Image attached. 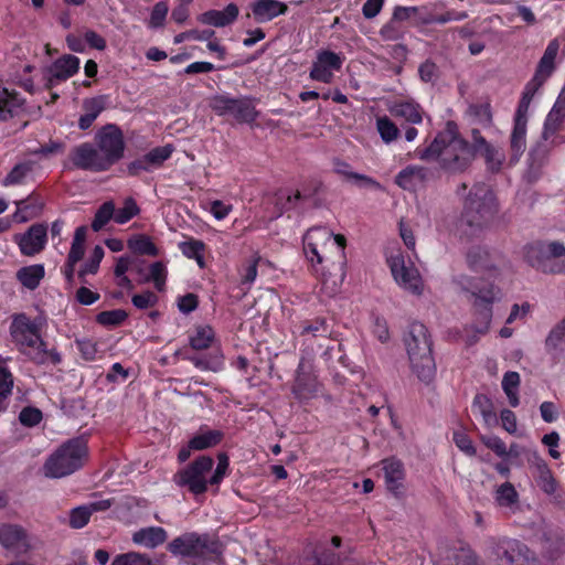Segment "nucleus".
<instances>
[{
    "label": "nucleus",
    "mask_w": 565,
    "mask_h": 565,
    "mask_svg": "<svg viewBox=\"0 0 565 565\" xmlns=\"http://www.w3.org/2000/svg\"><path fill=\"white\" fill-rule=\"evenodd\" d=\"M414 154L422 161L436 162L449 177L468 172L478 154L491 172L500 171L504 161V154L487 141L479 129L471 130L470 142L461 136L454 120H448L427 146H418Z\"/></svg>",
    "instance_id": "f257e3e1"
},
{
    "label": "nucleus",
    "mask_w": 565,
    "mask_h": 565,
    "mask_svg": "<svg viewBox=\"0 0 565 565\" xmlns=\"http://www.w3.org/2000/svg\"><path fill=\"white\" fill-rule=\"evenodd\" d=\"M559 51L558 39L548 42L540 58L533 77L526 83L519 100L510 135V162L516 163L526 149L527 114L535 94L556 70L555 60Z\"/></svg>",
    "instance_id": "f03ea898"
},
{
    "label": "nucleus",
    "mask_w": 565,
    "mask_h": 565,
    "mask_svg": "<svg viewBox=\"0 0 565 565\" xmlns=\"http://www.w3.org/2000/svg\"><path fill=\"white\" fill-rule=\"evenodd\" d=\"M173 555L190 561L191 565L222 564L225 546L209 533L185 532L167 546Z\"/></svg>",
    "instance_id": "7ed1b4c3"
},
{
    "label": "nucleus",
    "mask_w": 565,
    "mask_h": 565,
    "mask_svg": "<svg viewBox=\"0 0 565 565\" xmlns=\"http://www.w3.org/2000/svg\"><path fill=\"white\" fill-rule=\"evenodd\" d=\"M413 372L419 381L429 384L436 375V363L433 356V341L425 324L414 321L404 338Z\"/></svg>",
    "instance_id": "20e7f679"
},
{
    "label": "nucleus",
    "mask_w": 565,
    "mask_h": 565,
    "mask_svg": "<svg viewBox=\"0 0 565 565\" xmlns=\"http://www.w3.org/2000/svg\"><path fill=\"white\" fill-rule=\"evenodd\" d=\"M454 282L472 297L475 331L481 334L487 333L492 320V306L497 297L494 284L465 274L455 276Z\"/></svg>",
    "instance_id": "39448f33"
},
{
    "label": "nucleus",
    "mask_w": 565,
    "mask_h": 565,
    "mask_svg": "<svg viewBox=\"0 0 565 565\" xmlns=\"http://www.w3.org/2000/svg\"><path fill=\"white\" fill-rule=\"evenodd\" d=\"M498 213V202L491 188L483 183H475L463 202L462 221L475 228L488 226Z\"/></svg>",
    "instance_id": "423d86ee"
},
{
    "label": "nucleus",
    "mask_w": 565,
    "mask_h": 565,
    "mask_svg": "<svg viewBox=\"0 0 565 565\" xmlns=\"http://www.w3.org/2000/svg\"><path fill=\"white\" fill-rule=\"evenodd\" d=\"M565 245L561 242L534 241L523 246L524 262L537 271L550 275L565 273Z\"/></svg>",
    "instance_id": "0eeeda50"
},
{
    "label": "nucleus",
    "mask_w": 565,
    "mask_h": 565,
    "mask_svg": "<svg viewBox=\"0 0 565 565\" xmlns=\"http://www.w3.org/2000/svg\"><path fill=\"white\" fill-rule=\"evenodd\" d=\"M487 548L489 557L497 565H541L535 553L516 539L490 537Z\"/></svg>",
    "instance_id": "6e6552de"
},
{
    "label": "nucleus",
    "mask_w": 565,
    "mask_h": 565,
    "mask_svg": "<svg viewBox=\"0 0 565 565\" xmlns=\"http://www.w3.org/2000/svg\"><path fill=\"white\" fill-rule=\"evenodd\" d=\"M211 109L218 116H232L239 124H252L258 117L253 99L235 98L230 95H215L210 98Z\"/></svg>",
    "instance_id": "1a4fd4ad"
},
{
    "label": "nucleus",
    "mask_w": 565,
    "mask_h": 565,
    "mask_svg": "<svg viewBox=\"0 0 565 565\" xmlns=\"http://www.w3.org/2000/svg\"><path fill=\"white\" fill-rule=\"evenodd\" d=\"M9 331L12 342L23 354L30 349L44 348L40 326L24 312L11 317Z\"/></svg>",
    "instance_id": "9d476101"
},
{
    "label": "nucleus",
    "mask_w": 565,
    "mask_h": 565,
    "mask_svg": "<svg viewBox=\"0 0 565 565\" xmlns=\"http://www.w3.org/2000/svg\"><path fill=\"white\" fill-rule=\"evenodd\" d=\"M94 140L108 170L124 158L126 143L122 130L117 125L103 126Z\"/></svg>",
    "instance_id": "9b49d317"
},
{
    "label": "nucleus",
    "mask_w": 565,
    "mask_h": 565,
    "mask_svg": "<svg viewBox=\"0 0 565 565\" xmlns=\"http://www.w3.org/2000/svg\"><path fill=\"white\" fill-rule=\"evenodd\" d=\"M332 232L324 226L309 228L303 235V252L311 264H328L333 254Z\"/></svg>",
    "instance_id": "f8f14e48"
},
{
    "label": "nucleus",
    "mask_w": 565,
    "mask_h": 565,
    "mask_svg": "<svg viewBox=\"0 0 565 565\" xmlns=\"http://www.w3.org/2000/svg\"><path fill=\"white\" fill-rule=\"evenodd\" d=\"M214 461H191L173 475V482L188 489L194 495L203 494L207 490V476L212 472Z\"/></svg>",
    "instance_id": "ddd939ff"
},
{
    "label": "nucleus",
    "mask_w": 565,
    "mask_h": 565,
    "mask_svg": "<svg viewBox=\"0 0 565 565\" xmlns=\"http://www.w3.org/2000/svg\"><path fill=\"white\" fill-rule=\"evenodd\" d=\"M387 264L398 286L416 296L423 294L424 284L418 269L413 263H406L402 253L392 254Z\"/></svg>",
    "instance_id": "4468645a"
},
{
    "label": "nucleus",
    "mask_w": 565,
    "mask_h": 565,
    "mask_svg": "<svg viewBox=\"0 0 565 565\" xmlns=\"http://www.w3.org/2000/svg\"><path fill=\"white\" fill-rule=\"evenodd\" d=\"M345 61L342 53H337L328 49L317 52L316 60L309 72L312 81L330 84L333 81L334 72H339Z\"/></svg>",
    "instance_id": "2eb2a0df"
},
{
    "label": "nucleus",
    "mask_w": 565,
    "mask_h": 565,
    "mask_svg": "<svg viewBox=\"0 0 565 565\" xmlns=\"http://www.w3.org/2000/svg\"><path fill=\"white\" fill-rule=\"evenodd\" d=\"M319 388L318 376L313 373L311 365L301 358L291 385L294 397L299 402L310 401L317 397Z\"/></svg>",
    "instance_id": "dca6fc26"
},
{
    "label": "nucleus",
    "mask_w": 565,
    "mask_h": 565,
    "mask_svg": "<svg viewBox=\"0 0 565 565\" xmlns=\"http://www.w3.org/2000/svg\"><path fill=\"white\" fill-rule=\"evenodd\" d=\"M0 544L15 556L25 555L35 547L34 537L17 524H2L0 526Z\"/></svg>",
    "instance_id": "f3484780"
},
{
    "label": "nucleus",
    "mask_w": 565,
    "mask_h": 565,
    "mask_svg": "<svg viewBox=\"0 0 565 565\" xmlns=\"http://www.w3.org/2000/svg\"><path fill=\"white\" fill-rule=\"evenodd\" d=\"M70 160L79 170L90 172L108 171L100 151L90 142H83L74 147L70 153Z\"/></svg>",
    "instance_id": "a211bd4d"
},
{
    "label": "nucleus",
    "mask_w": 565,
    "mask_h": 565,
    "mask_svg": "<svg viewBox=\"0 0 565 565\" xmlns=\"http://www.w3.org/2000/svg\"><path fill=\"white\" fill-rule=\"evenodd\" d=\"M225 437L221 429H210L207 426H202L196 434H194L188 441V446L180 449L178 459H188L190 450H205L220 445Z\"/></svg>",
    "instance_id": "6ab92c4d"
},
{
    "label": "nucleus",
    "mask_w": 565,
    "mask_h": 565,
    "mask_svg": "<svg viewBox=\"0 0 565 565\" xmlns=\"http://www.w3.org/2000/svg\"><path fill=\"white\" fill-rule=\"evenodd\" d=\"M79 58L72 54H64L56 58L49 67V77L45 84L47 89H52L61 82H65L79 71Z\"/></svg>",
    "instance_id": "aec40b11"
},
{
    "label": "nucleus",
    "mask_w": 565,
    "mask_h": 565,
    "mask_svg": "<svg viewBox=\"0 0 565 565\" xmlns=\"http://www.w3.org/2000/svg\"><path fill=\"white\" fill-rule=\"evenodd\" d=\"M18 245L25 256H34L42 252L47 242V227L45 224H33L19 236Z\"/></svg>",
    "instance_id": "412c9836"
},
{
    "label": "nucleus",
    "mask_w": 565,
    "mask_h": 565,
    "mask_svg": "<svg viewBox=\"0 0 565 565\" xmlns=\"http://www.w3.org/2000/svg\"><path fill=\"white\" fill-rule=\"evenodd\" d=\"M333 171L334 173L343 177L348 182H351L359 189L384 191V186L377 180L366 174L353 172L351 164L339 158H335L333 160Z\"/></svg>",
    "instance_id": "4be33fe9"
},
{
    "label": "nucleus",
    "mask_w": 565,
    "mask_h": 565,
    "mask_svg": "<svg viewBox=\"0 0 565 565\" xmlns=\"http://www.w3.org/2000/svg\"><path fill=\"white\" fill-rule=\"evenodd\" d=\"M257 23H266L288 12V6L278 0H256L249 6Z\"/></svg>",
    "instance_id": "5701e85b"
},
{
    "label": "nucleus",
    "mask_w": 565,
    "mask_h": 565,
    "mask_svg": "<svg viewBox=\"0 0 565 565\" xmlns=\"http://www.w3.org/2000/svg\"><path fill=\"white\" fill-rule=\"evenodd\" d=\"M544 348L554 363L565 361V318L551 329L545 339Z\"/></svg>",
    "instance_id": "b1692460"
},
{
    "label": "nucleus",
    "mask_w": 565,
    "mask_h": 565,
    "mask_svg": "<svg viewBox=\"0 0 565 565\" xmlns=\"http://www.w3.org/2000/svg\"><path fill=\"white\" fill-rule=\"evenodd\" d=\"M430 173L427 167L411 164L396 174L395 183L403 190L415 191L419 184L428 180Z\"/></svg>",
    "instance_id": "393cba45"
},
{
    "label": "nucleus",
    "mask_w": 565,
    "mask_h": 565,
    "mask_svg": "<svg viewBox=\"0 0 565 565\" xmlns=\"http://www.w3.org/2000/svg\"><path fill=\"white\" fill-rule=\"evenodd\" d=\"M17 211L12 218L15 223H25L39 216L44 207V201L39 193L33 191L28 198L15 201Z\"/></svg>",
    "instance_id": "a878e982"
},
{
    "label": "nucleus",
    "mask_w": 565,
    "mask_h": 565,
    "mask_svg": "<svg viewBox=\"0 0 565 565\" xmlns=\"http://www.w3.org/2000/svg\"><path fill=\"white\" fill-rule=\"evenodd\" d=\"M239 10L235 3L227 4L223 10H207L198 17V21L205 25L224 28L231 25L238 17Z\"/></svg>",
    "instance_id": "bb28decb"
},
{
    "label": "nucleus",
    "mask_w": 565,
    "mask_h": 565,
    "mask_svg": "<svg viewBox=\"0 0 565 565\" xmlns=\"http://www.w3.org/2000/svg\"><path fill=\"white\" fill-rule=\"evenodd\" d=\"M468 268L473 273L492 275L497 270L490 252L483 246H472L466 254Z\"/></svg>",
    "instance_id": "cd10ccee"
},
{
    "label": "nucleus",
    "mask_w": 565,
    "mask_h": 565,
    "mask_svg": "<svg viewBox=\"0 0 565 565\" xmlns=\"http://www.w3.org/2000/svg\"><path fill=\"white\" fill-rule=\"evenodd\" d=\"M88 455L87 441L76 437L61 445L49 459H85Z\"/></svg>",
    "instance_id": "c85d7f7f"
},
{
    "label": "nucleus",
    "mask_w": 565,
    "mask_h": 565,
    "mask_svg": "<svg viewBox=\"0 0 565 565\" xmlns=\"http://www.w3.org/2000/svg\"><path fill=\"white\" fill-rule=\"evenodd\" d=\"M387 490L396 498L404 494L405 471L402 461H388L383 468Z\"/></svg>",
    "instance_id": "c756f323"
},
{
    "label": "nucleus",
    "mask_w": 565,
    "mask_h": 565,
    "mask_svg": "<svg viewBox=\"0 0 565 565\" xmlns=\"http://www.w3.org/2000/svg\"><path fill=\"white\" fill-rule=\"evenodd\" d=\"M168 539L167 531L161 526H149L136 531L132 534V542L148 548H156Z\"/></svg>",
    "instance_id": "7c9ffc66"
},
{
    "label": "nucleus",
    "mask_w": 565,
    "mask_h": 565,
    "mask_svg": "<svg viewBox=\"0 0 565 565\" xmlns=\"http://www.w3.org/2000/svg\"><path fill=\"white\" fill-rule=\"evenodd\" d=\"M390 114L395 118H403L412 125L423 121V109L414 102H395L388 108Z\"/></svg>",
    "instance_id": "2f4dec72"
},
{
    "label": "nucleus",
    "mask_w": 565,
    "mask_h": 565,
    "mask_svg": "<svg viewBox=\"0 0 565 565\" xmlns=\"http://www.w3.org/2000/svg\"><path fill=\"white\" fill-rule=\"evenodd\" d=\"M303 565H352L351 561L347 557L341 558V555L335 553L329 547H321L315 551L311 556H307Z\"/></svg>",
    "instance_id": "473e14b6"
},
{
    "label": "nucleus",
    "mask_w": 565,
    "mask_h": 565,
    "mask_svg": "<svg viewBox=\"0 0 565 565\" xmlns=\"http://www.w3.org/2000/svg\"><path fill=\"white\" fill-rule=\"evenodd\" d=\"M44 276L45 268L42 264L24 266L17 271L18 281L29 290L36 289Z\"/></svg>",
    "instance_id": "72a5a7b5"
},
{
    "label": "nucleus",
    "mask_w": 565,
    "mask_h": 565,
    "mask_svg": "<svg viewBox=\"0 0 565 565\" xmlns=\"http://www.w3.org/2000/svg\"><path fill=\"white\" fill-rule=\"evenodd\" d=\"M23 102L18 92L8 88L0 89V121L11 119Z\"/></svg>",
    "instance_id": "f704fd0d"
},
{
    "label": "nucleus",
    "mask_w": 565,
    "mask_h": 565,
    "mask_svg": "<svg viewBox=\"0 0 565 565\" xmlns=\"http://www.w3.org/2000/svg\"><path fill=\"white\" fill-rule=\"evenodd\" d=\"M534 477L537 487L546 494H554L558 483L545 461H536L534 465Z\"/></svg>",
    "instance_id": "c9c22d12"
},
{
    "label": "nucleus",
    "mask_w": 565,
    "mask_h": 565,
    "mask_svg": "<svg viewBox=\"0 0 565 565\" xmlns=\"http://www.w3.org/2000/svg\"><path fill=\"white\" fill-rule=\"evenodd\" d=\"M471 411L473 414L481 415L487 426H492L498 423L492 401L486 394H476L471 404Z\"/></svg>",
    "instance_id": "e433bc0d"
},
{
    "label": "nucleus",
    "mask_w": 565,
    "mask_h": 565,
    "mask_svg": "<svg viewBox=\"0 0 565 565\" xmlns=\"http://www.w3.org/2000/svg\"><path fill=\"white\" fill-rule=\"evenodd\" d=\"M183 360L190 361L196 369L201 371L217 372L223 365V355L214 354H185Z\"/></svg>",
    "instance_id": "4c0bfd02"
},
{
    "label": "nucleus",
    "mask_w": 565,
    "mask_h": 565,
    "mask_svg": "<svg viewBox=\"0 0 565 565\" xmlns=\"http://www.w3.org/2000/svg\"><path fill=\"white\" fill-rule=\"evenodd\" d=\"M83 461H45L42 471L47 478H63L83 467Z\"/></svg>",
    "instance_id": "58836bf2"
},
{
    "label": "nucleus",
    "mask_w": 565,
    "mask_h": 565,
    "mask_svg": "<svg viewBox=\"0 0 565 565\" xmlns=\"http://www.w3.org/2000/svg\"><path fill=\"white\" fill-rule=\"evenodd\" d=\"M300 335L311 334L312 337L327 338L331 333V327L324 317H316L313 319H306L299 324Z\"/></svg>",
    "instance_id": "ea45409f"
},
{
    "label": "nucleus",
    "mask_w": 565,
    "mask_h": 565,
    "mask_svg": "<svg viewBox=\"0 0 565 565\" xmlns=\"http://www.w3.org/2000/svg\"><path fill=\"white\" fill-rule=\"evenodd\" d=\"M494 499L501 508H508L511 511L519 508V493L510 482H504L498 487Z\"/></svg>",
    "instance_id": "a19ab883"
},
{
    "label": "nucleus",
    "mask_w": 565,
    "mask_h": 565,
    "mask_svg": "<svg viewBox=\"0 0 565 565\" xmlns=\"http://www.w3.org/2000/svg\"><path fill=\"white\" fill-rule=\"evenodd\" d=\"M128 248L137 255L158 256L159 249L151 238L143 234H138L130 237L127 242Z\"/></svg>",
    "instance_id": "79ce46f5"
},
{
    "label": "nucleus",
    "mask_w": 565,
    "mask_h": 565,
    "mask_svg": "<svg viewBox=\"0 0 565 565\" xmlns=\"http://www.w3.org/2000/svg\"><path fill=\"white\" fill-rule=\"evenodd\" d=\"M215 339V332L211 326H198L194 333L190 337V347L193 350L209 349Z\"/></svg>",
    "instance_id": "37998d69"
},
{
    "label": "nucleus",
    "mask_w": 565,
    "mask_h": 565,
    "mask_svg": "<svg viewBox=\"0 0 565 565\" xmlns=\"http://www.w3.org/2000/svg\"><path fill=\"white\" fill-rule=\"evenodd\" d=\"M179 248L186 258L194 259L200 268H203L205 266V243L203 241L190 238L189 241L181 242L179 244Z\"/></svg>",
    "instance_id": "c03bdc74"
},
{
    "label": "nucleus",
    "mask_w": 565,
    "mask_h": 565,
    "mask_svg": "<svg viewBox=\"0 0 565 565\" xmlns=\"http://www.w3.org/2000/svg\"><path fill=\"white\" fill-rule=\"evenodd\" d=\"M520 382H521L520 374L514 371L505 372L503 375V379H502V383H501L502 390L505 393V395L509 399V404L512 407H518L520 404V399H519V395H518Z\"/></svg>",
    "instance_id": "a18cd8bd"
},
{
    "label": "nucleus",
    "mask_w": 565,
    "mask_h": 565,
    "mask_svg": "<svg viewBox=\"0 0 565 565\" xmlns=\"http://www.w3.org/2000/svg\"><path fill=\"white\" fill-rule=\"evenodd\" d=\"M33 170V162L31 161H23L20 163H17L6 175V178L2 181V184L4 186H12V185H20L23 184L25 181V178L32 172Z\"/></svg>",
    "instance_id": "49530a36"
},
{
    "label": "nucleus",
    "mask_w": 565,
    "mask_h": 565,
    "mask_svg": "<svg viewBox=\"0 0 565 565\" xmlns=\"http://www.w3.org/2000/svg\"><path fill=\"white\" fill-rule=\"evenodd\" d=\"M376 130L384 143H392L397 140L401 130L397 125L387 116L376 118Z\"/></svg>",
    "instance_id": "de8ad7c7"
},
{
    "label": "nucleus",
    "mask_w": 565,
    "mask_h": 565,
    "mask_svg": "<svg viewBox=\"0 0 565 565\" xmlns=\"http://www.w3.org/2000/svg\"><path fill=\"white\" fill-rule=\"evenodd\" d=\"M174 148L172 145H166L151 149L149 152L143 154V158L145 161L148 163L149 168L152 170L160 168L163 164V162L171 157Z\"/></svg>",
    "instance_id": "09e8293b"
},
{
    "label": "nucleus",
    "mask_w": 565,
    "mask_h": 565,
    "mask_svg": "<svg viewBox=\"0 0 565 565\" xmlns=\"http://www.w3.org/2000/svg\"><path fill=\"white\" fill-rule=\"evenodd\" d=\"M128 313L124 309L105 310L96 316V322L103 327L115 328L125 322Z\"/></svg>",
    "instance_id": "8fccbe9b"
},
{
    "label": "nucleus",
    "mask_w": 565,
    "mask_h": 565,
    "mask_svg": "<svg viewBox=\"0 0 565 565\" xmlns=\"http://www.w3.org/2000/svg\"><path fill=\"white\" fill-rule=\"evenodd\" d=\"M564 119L565 111H561L552 107L544 121V128L542 134L544 140H548L558 131Z\"/></svg>",
    "instance_id": "3c124183"
},
{
    "label": "nucleus",
    "mask_w": 565,
    "mask_h": 565,
    "mask_svg": "<svg viewBox=\"0 0 565 565\" xmlns=\"http://www.w3.org/2000/svg\"><path fill=\"white\" fill-rule=\"evenodd\" d=\"M111 218H114V202L106 201L98 207L95 213V216L92 221L93 231L99 232L108 224Z\"/></svg>",
    "instance_id": "603ef678"
},
{
    "label": "nucleus",
    "mask_w": 565,
    "mask_h": 565,
    "mask_svg": "<svg viewBox=\"0 0 565 565\" xmlns=\"http://www.w3.org/2000/svg\"><path fill=\"white\" fill-rule=\"evenodd\" d=\"M140 213V209L132 198H127L124 202V206L115 210L114 209V221L117 224H126L131 218Z\"/></svg>",
    "instance_id": "864d4df0"
},
{
    "label": "nucleus",
    "mask_w": 565,
    "mask_h": 565,
    "mask_svg": "<svg viewBox=\"0 0 565 565\" xmlns=\"http://www.w3.org/2000/svg\"><path fill=\"white\" fill-rule=\"evenodd\" d=\"M110 565H156V564L146 554H141L138 552H128V553L116 555Z\"/></svg>",
    "instance_id": "5fc2aeb1"
},
{
    "label": "nucleus",
    "mask_w": 565,
    "mask_h": 565,
    "mask_svg": "<svg viewBox=\"0 0 565 565\" xmlns=\"http://www.w3.org/2000/svg\"><path fill=\"white\" fill-rule=\"evenodd\" d=\"M13 375L8 367L0 366V412L7 408L4 401L12 394Z\"/></svg>",
    "instance_id": "6e6d98bb"
},
{
    "label": "nucleus",
    "mask_w": 565,
    "mask_h": 565,
    "mask_svg": "<svg viewBox=\"0 0 565 565\" xmlns=\"http://www.w3.org/2000/svg\"><path fill=\"white\" fill-rule=\"evenodd\" d=\"M167 280V267L162 262H154L149 267V276L146 281H153L158 291H162Z\"/></svg>",
    "instance_id": "4d7b16f0"
},
{
    "label": "nucleus",
    "mask_w": 565,
    "mask_h": 565,
    "mask_svg": "<svg viewBox=\"0 0 565 565\" xmlns=\"http://www.w3.org/2000/svg\"><path fill=\"white\" fill-rule=\"evenodd\" d=\"M104 257V249L100 246H96L93 250L92 257L81 267L78 277L84 281L86 275H94L99 268L102 258Z\"/></svg>",
    "instance_id": "13d9d810"
},
{
    "label": "nucleus",
    "mask_w": 565,
    "mask_h": 565,
    "mask_svg": "<svg viewBox=\"0 0 565 565\" xmlns=\"http://www.w3.org/2000/svg\"><path fill=\"white\" fill-rule=\"evenodd\" d=\"M36 353L32 356V360L36 364H45L51 362L53 365H57L62 362V355L57 352L56 349H47V344L44 341V348H35Z\"/></svg>",
    "instance_id": "bf43d9fd"
},
{
    "label": "nucleus",
    "mask_w": 565,
    "mask_h": 565,
    "mask_svg": "<svg viewBox=\"0 0 565 565\" xmlns=\"http://www.w3.org/2000/svg\"><path fill=\"white\" fill-rule=\"evenodd\" d=\"M43 419V413L34 406H25L19 414V420L24 427H34Z\"/></svg>",
    "instance_id": "052dcab7"
},
{
    "label": "nucleus",
    "mask_w": 565,
    "mask_h": 565,
    "mask_svg": "<svg viewBox=\"0 0 565 565\" xmlns=\"http://www.w3.org/2000/svg\"><path fill=\"white\" fill-rule=\"evenodd\" d=\"M169 8L168 4L163 1L157 2L150 14V19L148 21V28L150 29H159L164 25L167 14H168Z\"/></svg>",
    "instance_id": "680f3d73"
},
{
    "label": "nucleus",
    "mask_w": 565,
    "mask_h": 565,
    "mask_svg": "<svg viewBox=\"0 0 565 565\" xmlns=\"http://www.w3.org/2000/svg\"><path fill=\"white\" fill-rule=\"evenodd\" d=\"M105 108L106 96L104 95L85 98L83 100V109L85 114L90 115L95 119H97V117L104 111Z\"/></svg>",
    "instance_id": "e2e57ef3"
},
{
    "label": "nucleus",
    "mask_w": 565,
    "mask_h": 565,
    "mask_svg": "<svg viewBox=\"0 0 565 565\" xmlns=\"http://www.w3.org/2000/svg\"><path fill=\"white\" fill-rule=\"evenodd\" d=\"M90 511L86 505L74 508L70 512V526L72 529H82L90 520Z\"/></svg>",
    "instance_id": "0e129e2a"
},
{
    "label": "nucleus",
    "mask_w": 565,
    "mask_h": 565,
    "mask_svg": "<svg viewBox=\"0 0 565 565\" xmlns=\"http://www.w3.org/2000/svg\"><path fill=\"white\" fill-rule=\"evenodd\" d=\"M131 302L137 309L145 310L158 303V296L151 290H146L141 294L134 295Z\"/></svg>",
    "instance_id": "69168bd1"
},
{
    "label": "nucleus",
    "mask_w": 565,
    "mask_h": 565,
    "mask_svg": "<svg viewBox=\"0 0 565 565\" xmlns=\"http://www.w3.org/2000/svg\"><path fill=\"white\" fill-rule=\"evenodd\" d=\"M455 565H479L477 554L469 547L463 546L454 554Z\"/></svg>",
    "instance_id": "338daca9"
},
{
    "label": "nucleus",
    "mask_w": 565,
    "mask_h": 565,
    "mask_svg": "<svg viewBox=\"0 0 565 565\" xmlns=\"http://www.w3.org/2000/svg\"><path fill=\"white\" fill-rule=\"evenodd\" d=\"M198 307L199 297L193 292H188L178 299V309L184 315L193 312Z\"/></svg>",
    "instance_id": "774afa93"
}]
</instances>
